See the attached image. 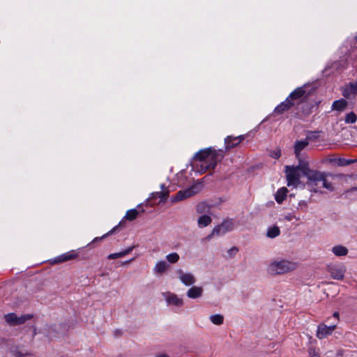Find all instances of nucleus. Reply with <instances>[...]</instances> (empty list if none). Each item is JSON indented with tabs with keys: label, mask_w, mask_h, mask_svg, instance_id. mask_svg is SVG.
Instances as JSON below:
<instances>
[{
	"label": "nucleus",
	"mask_w": 357,
	"mask_h": 357,
	"mask_svg": "<svg viewBox=\"0 0 357 357\" xmlns=\"http://www.w3.org/2000/svg\"><path fill=\"white\" fill-rule=\"evenodd\" d=\"M224 157V152L216 151L211 147L198 151L194 156V160L199 163L197 165V170L204 172L208 169H214L217 163Z\"/></svg>",
	"instance_id": "obj_1"
},
{
	"label": "nucleus",
	"mask_w": 357,
	"mask_h": 357,
	"mask_svg": "<svg viewBox=\"0 0 357 357\" xmlns=\"http://www.w3.org/2000/svg\"><path fill=\"white\" fill-rule=\"evenodd\" d=\"M303 175L307 177L309 185L315 186L319 189L324 188L328 191H333L334 190L332 183L328 179V174L310 169L309 165L307 166H303Z\"/></svg>",
	"instance_id": "obj_2"
},
{
	"label": "nucleus",
	"mask_w": 357,
	"mask_h": 357,
	"mask_svg": "<svg viewBox=\"0 0 357 357\" xmlns=\"http://www.w3.org/2000/svg\"><path fill=\"white\" fill-rule=\"evenodd\" d=\"M298 267V264L287 259H274L267 266V272L270 275H282L294 271Z\"/></svg>",
	"instance_id": "obj_3"
},
{
	"label": "nucleus",
	"mask_w": 357,
	"mask_h": 357,
	"mask_svg": "<svg viewBox=\"0 0 357 357\" xmlns=\"http://www.w3.org/2000/svg\"><path fill=\"white\" fill-rule=\"evenodd\" d=\"M307 162L300 160L297 166H285V174L288 186L296 187L301 179V172L303 174V166H307Z\"/></svg>",
	"instance_id": "obj_4"
},
{
	"label": "nucleus",
	"mask_w": 357,
	"mask_h": 357,
	"mask_svg": "<svg viewBox=\"0 0 357 357\" xmlns=\"http://www.w3.org/2000/svg\"><path fill=\"white\" fill-rule=\"evenodd\" d=\"M235 227V221L233 219H225L220 225L213 229L212 232L207 236V239L210 240L213 236H223L233 231Z\"/></svg>",
	"instance_id": "obj_5"
},
{
	"label": "nucleus",
	"mask_w": 357,
	"mask_h": 357,
	"mask_svg": "<svg viewBox=\"0 0 357 357\" xmlns=\"http://www.w3.org/2000/svg\"><path fill=\"white\" fill-rule=\"evenodd\" d=\"M202 185L200 183H196L190 186V188L181 190L177 193L175 197L172 201H182L192 197L193 195L198 193Z\"/></svg>",
	"instance_id": "obj_6"
},
{
	"label": "nucleus",
	"mask_w": 357,
	"mask_h": 357,
	"mask_svg": "<svg viewBox=\"0 0 357 357\" xmlns=\"http://www.w3.org/2000/svg\"><path fill=\"white\" fill-rule=\"evenodd\" d=\"M154 205L155 202H141L136 208L128 210L124 218L130 221L134 220L139 214L146 212L149 206L152 208Z\"/></svg>",
	"instance_id": "obj_7"
},
{
	"label": "nucleus",
	"mask_w": 357,
	"mask_h": 357,
	"mask_svg": "<svg viewBox=\"0 0 357 357\" xmlns=\"http://www.w3.org/2000/svg\"><path fill=\"white\" fill-rule=\"evenodd\" d=\"M346 271V266L343 264H330L327 266V271L334 280H342L344 278Z\"/></svg>",
	"instance_id": "obj_8"
},
{
	"label": "nucleus",
	"mask_w": 357,
	"mask_h": 357,
	"mask_svg": "<svg viewBox=\"0 0 357 357\" xmlns=\"http://www.w3.org/2000/svg\"><path fill=\"white\" fill-rule=\"evenodd\" d=\"M32 318L33 315L31 314H24L20 317H17L15 313H8L4 315L5 321L8 324L13 326L21 325Z\"/></svg>",
	"instance_id": "obj_9"
},
{
	"label": "nucleus",
	"mask_w": 357,
	"mask_h": 357,
	"mask_svg": "<svg viewBox=\"0 0 357 357\" xmlns=\"http://www.w3.org/2000/svg\"><path fill=\"white\" fill-rule=\"evenodd\" d=\"M342 96L347 99H353L357 96V82L346 84L342 87Z\"/></svg>",
	"instance_id": "obj_10"
},
{
	"label": "nucleus",
	"mask_w": 357,
	"mask_h": 357,
	"mask_svg": "<svg viewBox=\"0 0 357 357\" xmlns=\"http://www.w3.org/2000/svg\"><path fill=\"white\" fill-rule=\"evenodd\" d=\"M180 281L185 286H191L196 282L195 275L191 273H185L181 269L176 271Z\"/></svg>",
	"instance_id": "obj_11"
},
{
	"label": "nucleus",
	"mask_w": 357,
	"mask_h": 357,
	"mask_svg": "<svg viewBox=\"0 0 357 357\" xmlns=\"http://www.w3.org/2000/svg\"><path fill=\"white\" fill-rule=\"evenodd\" d=\"M335 328H336L335 324H333L331 326H326L323 324H320L318 326V328H317V337L319 339L325 338L328 335H331Z\"/></svg>",
	"instance_id": "obj_12"
},
{
	"label": "nucleus",
	"mask_w": 357,
	"mask_h": 357,
	"mask_svg": "<svg viewBox=\"0 0 357 357\" xmlns=\"http://www.w3.org/2000/svg\"><path fill=\"white\" fill-rule=\"evenodd\" d=\"M163 296L165 297L167 303L169 305L180 307L183 304V299L174 293H163Z\"/></svg>",
	"instance_id": "obj_13"
},
{
	"label": "nucleus",
	"mask_w": 357,
	"mask_h": 357,
	"mask_svg": "<svg viewBox=\"0 0 357 357\" xmlns=\"http://www.w3.org/2000/svg\"><path fill=\"white\" fill-rule=\"evenodd\" d=\"M160 191L151 193V197L146 199V201H150V199H159L160 201H166L168 198L169 191L164 184H162L160 185Z\"/></svg>",
	"instance_id": "obj_14"
},
{
	"label": "nucleus",
	"mask_w": 357,
	"mask_h": 357,
	"mask_svg": "<svg viewBox=\"0 0 357 357\" xmlns=\"http://www.w3.org/2000/svg\"><path fill=\"white\" fill-rule=\"evenodd\" d=\"M244 135H239L238 137L227 136L225 139V144L226 149H230L235 147L244 139Z\"/></svg>",
	"instance_id": "obj_15"
},
{
	"label": "nucleus",
	"mask_w": 357,
	"mask_h": 357,
	"mask_svg": "<svg viewBox=\"0 0 357 357\" xmlns=\"http://www.w3.org/2000/svg\"><path fill=\"white\" fill-rule=\"evenodd\" d=\"M309 144V139L307 137L303 140H297L295 142L294 144V153L296 155V158L298 161L302 160L301 159V152L303 150L307 145Z\"/></svg>",
	"instance_id": "obj_16"
},
{
	"label": "nucleus",
	"mask_w": 357,
	"mask_h": 357,
	"mask_svg": "<svg viewBox=\"0 0 357 357\" xmlns=\"http://www.w3.org/2000/svg\"><path fill=\"white\" fill-rule=\"evenodd\" d=\"M77 257V255L75 254L74 251H70L54 258L52 261V264L63 263L75 259Z\"/></svg>",
	"instance_id": "obj_17"
},
{
	"label": "nucleus",
	"mask_w": 357,
	"mask_h": 357,
	"mask_svg": "<svg viewBox=\"0 0 357 357\" xmlns=\"http://www.w3.org/2000/svg\"><path fill=\"white\" fill-rule=\"evenodd\" d=\"M204 289L201 287L192 286L187 291V296L192 299L200 298L203 294Z\"/></svg>",
	"instance_id": "obj_18"
},
{
	"label": "nucleus",
	"mask_w": 357,
	"mask_h": 357,
	"mask_svg": "<svg viewBox=\"0 0 357 357\" xmlns=\"http://www.w3.org/2000/svg\"><path fill=\"white\" fill-rule=\"evenodd\" d=\"M294 104V102H291L287 98L284 101L275 107L274 112L278 114H282L284 112L290 109Z\"/></svg>",
	"instance_id": "obj_19"
},
{
	"label": "nucleus",
	"mask_w": 357,
	"mask_h": 357,
	"mask_svg": "<svg viewBox=\"0 0 357 357\" xmlns=\"http://www.w3.org/2000/svg\"><path fill=\"white\" fill-rule=\"evenodd\" d=\"M10 352L15 357H25L31 355V353L26 349L21 346L13 347Z\"/></svg>",
	"instance_id": "obj_20"
},
{
	"label": "nucleus",
	"mask_w": 357,
	"mask_h": 357,
	"mask_svg": "<svg viewBox=\"0 0 357 357\" xmlns=\"http://www.w3.org/2000/svg\"><path fill=\"white\" fill-rule=\"evenodd\" d=\"M169 266L165 261H159L156 262L153 268V272L157 275H162L167 271Z\"/></svg>",
	"instance_id": "obj_21"
},
{
	"label": "nucleus",
	"mask_w": 357,
	"mask_h": 357,
	"mask_svg": "<svg viewBox=\"0 0 357 357\" xmlns=\"http://www.w3.org/2000/svg\"><path fill=\"white\" fill-rule=\"evenodd\" d=\"M305 93V91L303 87H298L289 94V96L287 97V99H289V100L294 102L302 98Z\"/></svg>",
	"instance_id": "obj_22"
},
{
	"label": "nucleus",
	"mask_w": 357,
	"mask_h": 357,
	"mask_svg": "<svg viewBox=\"0 0 357 357\" xmlns=\"http://www.w3.org/2000/svg\"><path fill=\"white\" fill-rule=\"evenodd\" d=\"M332 252L337 257H342L348 254V249L345 246L338 245L333 247Z\"/></svg>",
	"instance_id": "obj_23"
},
{
	"label": "nucleus",
	"mask_w": 357,
	"mask_h": 357,
	"mask_svg": "<svg viewBox=\"0 0 357 357\" xmlns=\"http://www.w3.org/2000/svg\"><path fill=\"white\" fill-rule=\"evenodd\" d=\"M212 222L211 218L208 215H202L197 220V225L199 228L207 227Z\"/></svg>",
	"instance_id": "obj_24"
},
{
	"label": "nucleus",
	"mask_w": 357,
	"mask_h": 357,
	"mask_svg": "<svg viewBox=\"0 0 357 357\" xmlns=\"http://www.w3.org/2000/svg\"><path fill=\"white\" fill-rule=\"evenodd\" d=\"M347 105V102L344 99H340L333 102L332 109L337 111L344 110Z\"/></svg>",
	"instance_id": "obj_25"
},
{
	"label": "nucleus",
	"mask_w": 357,
	"mask_h": 357,
	"mask_svg": "<svg viewBox=\"0 0 357 357\" xmlns=\"http://www.w3.org/2000/svg\"><path fill=\"white\" fill-rule=\"evenodd\" d=\"M133 248L134 247L132 246V247H130L120 252L112 253L108 255L107 258L109 259H114L123 257L127 255L128 254H129L130 252H131V251L133 250Z\"/></svg>",
	"instance_id": "obj_26"
},
{
	"label": "nucleus",
	"mask_w": 357,
	"mask_h": 357,
	"mask_svg": "<svg viewBox=\"0 0 357 357\" xmlns=\"http://www.w3.org/2000/svg\"><path fill=\"white\" fill-rule=\"evenodd\" d=\"M287 193H288V190L287 189V188L283 187V188H280L275 193V200L276 201H283L284 199L287 198V197H288Z\"/></svg>",
	"instance_id": "obj_27"
},
{
	"label": "nucleus",
	"mask_w": 357,
	"mask_h": 357,
	"mask_svg": "<svg viewBox=\"0 0 357 357\" xmlns=\"http://www.w3.org/2000/svg\"><path fill=\"white\" fill-rule=\"evenodd\" d=\"M280 234V230L278 227L274 226L269 227L266 232V236L268 238H273L279 236Z\"/></svg>",
	"instance_id": "obj_28"
},
{
	"label": "nucleus",
	"mask_w": 357,
	"mask_h": 357,
	"mask_svg": "<svg viewBox=\"0 0 357 357\" xmlns=\"http://www.w3.org/2000/svg\"><path fill=\"white\" fill-rule=\"evenodd\" d=\"M210 321L215 325H221L224 321V317L220 314L211 315Z\"/></svg>",
	"instance_id": "obj_29"
},
{
	"label": "nucleus",
	"mask_w": 357,
	"mask_h": 357,
	"mask_svg": "<svg viewBox=\"0 0 357 357\" xmlns=\"http://www.w3.org/2000/svg\"><path fill=\"white\" fill-rule=\"evenodd\" d=\"M167 260L171 264H175L178 262L180 259V257L178 253L172 252L166 256Z\"/></svg>",
	"instance_id": "obj_30"
},
{
	"label": "nucleus",
	"mask_w": 357,
	"mask_h": 357,
	"mask_svg": "<svg viewBox=\"0 0 357 357\" xmlns=\"http://www.w3.org/2000/svg\"><path fill=\"white\" fill-rule=\"evenodd\" d=\"M357 120V116L356 114L351 112H349L348 113L346 116H345V123H354Z\"/></svg>",
	"instance_id": "obj_31"
},
{
	"label": "nucleus",
	"mask_w": 357,
	"mask_h": 357,
	"mask_svg": "<svg viewBox=\"0 0 357 357\" xmlns=\"http://www.w3.org/2000/svg\"><path fill=\"white\" fill-rule=\"evenodd\" d=\"M209 211V207H208L205 202H199L197 206V211L199 213H208Z\"/></svg>",
	"instance_id": "obj_32"
},
{
	"label": "nucleus",
	"mask_w": 357,
	"mask_h": 357,
	"mask_svg": "<svg viewBox=\"0 0 357 357\" xmlns=\"http://www.w3.org/2000/svg\"><path fill=\"white\" fill-rule=\"evenodd\" d=\"M121 225V222L119 223V225L115 227H114L112 229H111L109 231H108L107 234L102 235L101 237L98 238V237H96L95 238L92 242H96L98 241H100L101 239H103L105 238H106L107 236H108L109 235H111L112 234L114 231L116 230V229Z\"/></svg>",
	"instance_id": "obj_33"
},
{
	"label": "nucleus",
	"mask_w": 357,
	"mask_h": 357,
	"mask_svg": "<svg viewBox=\"0 0 357 357\" xmlns=\"http://www.w3.org/2000/svg\"><path fill=\"white\" fill-rule=\"evenodd\" d=\"M352 162L349 160H346L344 158H338L336 161V164L338 166H345L351 164Z\"/></svg>",
	"instance_id": "obj_34"
},
{
	"label": "nucleus",
	"mask_w": 357,
	"mask_h": 357,
	"mask_svg": "<svg viewBox=\"0 0 357 357\" xmlns=\"http://www.w3.org/2000/svg\"><path fill=\"white\" fill-rule=\"evenodd\" d=\"M310 357H319V354L316 351L315 349L310 348L309 349Z\"/></svg>",
	"instance_id": "obj_35"
},
{
	"label": "nucleus",
	"mask_w": 357,
	"mask_h": 357,
	"mask_svg": "<svg viewBox=\"0 0 357 357\" xmlns=\"http://www.w3.org/2000/svg\"><path fill=\"white\" fill-rule=\"evenodd\" d=\"M296 219V220H299L300 218H296L294 215L293 214H289L285 216V219L287 220L288 221H291L292 219Z\"/></svg>",
	"instance_id": "obj_36"
},
{
	"label": "nucleus",
	"mask_w": 357,
	"mask_h": 357,
	"mask_svg": "<svg viewBox=\"0 0 357 357\" xmlns=\"http://www.w3.org/2000/svg\"><path fill=\"white\" fill-rule=\"evenodd\" d=\"M238 252V248L236 247H233L231 248L229 250V252L230 254H234L235 255L236 252Z\"/></svg>",
	"instance_id": "obj_37"
},
{
	"label": "nucleus",
	"mask_w": 357,
	"mask_h": 357,
	"mask_svg": "<svg viewBox=\"0 0 357 357\" xmlns=\"http://www.w3.org/2000/svg\"><path fill=\"white\" fill-rule=\"evenodd\" d=\"M304 208H306V205L300 202V203L298 204V208H301V210H304Z\"/></svg>",
	"instance_id": "obj_38"
},
{
	"label": "nucleus",
	"mask_w": 357,
	"mask_h": 357,
	"mask_svg": "<svg viewBox=\"0 0 357 357\" xmlns=\"http://www.w3.org/2000/svg\"><path fill=\"white\" fill-rule=\"evenodd\" d=\"M156 357H169V356L167 354H162L157 356Z\"/></svg>",
	"instance_id": "obj_39"
},
{
	"label": "nucleus",
	"mask_w": 357,
	"mask_h": 357,
	"mask_svg": "<svg viewBox=\"0 0 357 357\" xmlns=\"http://www.w3.org/2000/svg\"><path fill=\"white\" fill-rule=\"evenodd\" d=\"M280 156V153L278 152V153H275L274 158H278Z\"/></svg>",
	"instance_id": "obj_40"
},
{
	"label": "nucleus",
	"mask_w": 357,
	"mask_h": 357,
	"mask_svg": "<svg viewBox=\"0 0 357 357\" xmlns=\"http://www.w3.org/2000/svg\"><path fill=\"white\" fill-rule=\"evenodd\" d=\"M333 317H335V318H337V319H338V317H339V314H338V312H334V314H333Z\"/></svg>",
	"instance_id": "obj_41"
},
{
	"label": "nucleus",
	"mask_w": 357,
	"mask_h": 357,
	"mask_svg": "<svg viewBox=\"0 0 357 357\" xmlns=\"http://www.w3.org/2000/svg\"><path fill=\"white\" fill-rule=\"evenodd\" d=\"M351 191L352 192H354V191H357V187L356 188H354L351 190Z\"/></svg>",
	"instance_id": "obj_42"
},
{
	"label": "nucleus",
	"mask_w": 357,
	"mask_h": 357,
	"mask_svg": "<svg viewBox=\"0 0 357 357\" xmlns=\"http://www.w3.org/2000/svg\"><path fill=\"white\" fill-rule=\"evenodd\" d=\"M291 197H292V194L289 195V197L291 198Z\"/></svg>",
	"instance_id": "obj_43"
},
{
	"label": "nucleus",
	"mask_w": 357,
	"mask_h": 357,
	"mask_svg": "<svg viewBox=\"0 0 357 357\" xmlns=\"http://www.w3.org/2000/svg\"><path fill=\"white\" fill-rule=\"evenodd\" d=\"M356 43H357V36H356Z\"/></svg>",
	"instance_id": "obj_44"
}]
</instances>
